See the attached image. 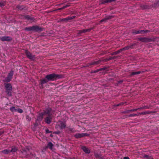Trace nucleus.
Returning a JSON list of instances; mask_svg holds the SVG:
<instances>
[{"instance_id": "nucleus-34", "label": "nucleus", "mask_w": 159, "mask_h": 159, "mask_svg": "<svg viewBox=\"0 0 159 159\" xmlns=\"http://www.w3.org/2000/svg\"><path fill=\"white\" fill-rule=\"evenodd\" d=\"M26 119L27 120L30 121L31 120V118L28 116H26Z\"/></svg>"}, {"instance_id": "nucleus-33", "label": "nucleus", "mask_w": 159, "mask_h": 159, "mask_svg": "<svg viewBox=\"0 0 159 159\" xmlns=\"http://www.w3.org/2000/svg\"><path fill=\"white\" fill-rule=\"evenodd\" d=\"M146 108V107H143L138 108V110H140V109H145Z\"/></svg>"}, {"instance_id": "nucleus-4", "label": "nucleus", "mask_w": 159, "mask_h": 159, "mask_svg": "<svg viewBox=\"0 0 159 159\" xmlns=\"http://www.w3.org/2000/svg\"><path fill=\"white\" fill-rule=\"evenodd\" d=\"M13 75V71L11 70L8 73L7 77L5 79L3 80L4 82H9L12 78V76Z\"/></svg>"}, {"instance_id": "nucleus-5", "label": "nucleus", "mask_w": 159, "mask_h": 159, "mask_svg": "<svg viewBox=\"0 0 159 159\" xmlns=\"http://www.w3.org/2000/svg\"><path fill=\"white\" fill-rule=\"evenodd\" d=\"M75 17V16H68L66 18H61L59 20V21L67 23L70 21L72 19H74Z\"/></svg>"}, {"instance_id": "nucleus-2", "label": "nucleus", "mask_w": 159, "mask_h": 159, "mask_svg": "<svg viewBox=\"0 0 159 159\" xmlns=\"http://www.w3.org/2000/svg\"><path fill=\"white\" fill-rule=\"evenodd\" d=\"M51 111V109L48 108L47 109L46 111H44L43 112L39 114L37 117V120L41 121L43 119V116L46 114L49 115Z\"/></svg>"}, {"instance_id": "nucleus-38", "label": "nucleus", "mask_w": 159, "mask_h": 159, "mask_svg": "<svg viewBox=\"0 0 159 159\" xmlns=\"http://www.w3.org/2000/svg\"><path fill=\"white\" fill-rule=\"evenodd\" d=\"M4 133V132L3 131H0V136L2 134Z\"/></svg>"}, {"instance_id": "nucleus-14", "label": "nucleus", "mask_w": 159, "mask_h": 159, "mask_svg": "<svg viewBox=\"0 0 159 159\" xmlns=\"http://www.w3.org/2000/svg\"><path fill=\"white\" fill-rule=\"evenodd\" d=\"M139 39L142 42H147L150 41V39L147 38H139Z\"/></svg>"}, {"instance_id": "nucleus-6", "label": "nucleus", "mask_w": 159, "mask_h": 159, "mask_svg": "<svg viewBox=\"0 0 159 159\" xmlns=\"http://www.w3.org/2000/svg\"><path fill=\"white\" fill-rule=\"evenodd\" d=\"M25 30H42L41 28L37 25H34L32 26L26 27Z\"/></svg>"}, {"instance_id": "nucleus-24", "label": "nucleus", "mask_w": 159, "mask_h": 159, "mask_svg": "<svg viewBox=\"0 0 159 159\" xmlns=\"http://www.w3.org/2000/svg\"><path fill=\"white\" fill-rule=\"evenodd\" d=\"M152 7H158L159 6V1H157L156 2L153 3L152 4Z\"/></svg>"}, {"instance_id": "nucleus-23", "label": "nucleus", "mask_w": 159, "mask_h": 159, "mask_svg": "<svg viewBox=\"0 0 159 159\" xmlns=\"http://www.w3.org/2000/svg\"><path fill=\"white\" fill-rule=\"evenodd\" d=\"M17 150V148L16 147H12L11 148V152H15Z\"/></svg>"}, {"instance_id": "nucleus-30", "label": "nucleus", "mask_w": 159, "mask_h": 159, "mask_svg": "<svg viewBox=\"0 0 159 159\" xmlns=\"http://www.w3.org/2000/svg\"><path fill=\"white\" fill-rule=\"evenodd\" d=\"M138 110V108H136L134 109H133L131 110H129L127 111L128 112H131V111H136L137 110Z\"/></svg>"}, {"instance_id": "nucleus-45", "label": "nucleus", "mask_w": 159, "mask_h": 159, "mask_svg": "<svg viewBox=\"0 0 159 159\" xmlns=\"http://www.w3.org/2000/svg\"><path fill=\"white\" fill-rule=\"evenodd\" d=\"M50 136L51 137H53V135L52 134H51L50 135Z\"/></svg>"}, {"instance_id": "nucleus-9", "label": "nucleus", "mask_w": 159, "mask_h": 159, "mask_svg": "<svg viewBox=\"0 0 159 159\" xmlns=\"http://www.w3.org/2000/svg\"><path fill=\"white\" fill-rule=\"evenodd\" d=\"M57 125L61 129H64L66 126V124L65 122L61 121H59L57 122Z\"/></svg>"}, {"instance_id": "nucleus-35", "label": "nucleus", "mask_w": 159, "mask_h": 159, "mask_svg": "<svg viewBox=\"0 0 159 159\" xmlns=\"http://www.w3.org/2000/svg\"><path fill=\"white\" fill-rule=\"evenodd\" d=\"M46 132L47 133H51L52 132L51 131H50L49 129H46Z\"/></svg>"}, {"instance_id": "nucleus-16", "label": "nucleus", "mask_w": 159, "mask_h": 159, "mask_svg": "<svg viewBox=\"0 0 159 159\" xmlns=\"http://www.w3.org/2000/svg\"><path fill=\"white\" fill-rule=\"evenodd\" d=\"M141 8L143 9H148L150 8V6L146 4L142 5L140 6Z\"/></svg>"}, {"instance_id": "nucleus-46", "label": "nucleus", "mask_w": 159, "mask_h": 159, "mask_svg": "<svg viewBox=\"0 0 159 159\" xmlns=\"http://www.w3.org/2000/svg\"><path fill=\"white\" fill-rule=\"evenodd\" d=\"M122 103H121L117 105V106H118V105H121V104H122Z\"/></svg>"}, {"instance_id": "nucleus-18", "label": "nucleus", "mask_w": 159, "mask_h": 159, "mask_svg": "<svg viewBox=\"0 0 159 159\" xmlns=\"http://www.w3.org/2000/svg\"><path fill=\"white\" fill-rule=\"evenodd\" d=\"M149 30H137L135 32H133L135 34H138L142 33H147L148 32Z\"/></svg>"}, {"instance_id": "nucleus-15", "label": "nucleus", "mask_w": 159, "mask_h": 159, "mask_svg": "<svg viewBox=\"0 0 159 159\" xmlns=\"http://www.w3.org/2000/svg\"><path fill=\"white\" fill-rule=\"evenodd\" d=\"M82 149L83 151L86 153H89L90 152V150L84 146H83L82 147Z\"/></svg>"}, {"instance_id": "nucleus-11", "label": "nucleus", "mask_w": 159, "mask_h": 159, "mask_svg": "<svg viewBox=\"0 0 159 159\" xmlns=\"http://www.w3.org/2000/svg\"><path fill=\"white\" fill-rule=\"evenodd\" d=\"M113 17V16H105V17L101 20L100 22L102 23L103 22H106L108 20L111 19Z\"/></svg>"}, {"instance_id": "nucleus-20", "label": "nucleus", "mask_w": 159, "mask_h": 159, "mask_svg": "<svg viewBox=\"0 0 159 159\" xmlns=\"http://www.w3.org/2000/svg\"><path fill=\"white\" fill-rule=\"evenodd\" d=\"M48 80L45 78L43 79L41 81V84L42 85H43V84L46 83L47 82H48Z\"/></svg>"}, {"instance_id": "nucleus-22", "label": "nucleus", "mask_w": 159, "mask_h": 159, "mask_svg": "<svg viewBox=\"0 0 159 159\" xmlns=\"http://www.w3.org/2000/svg\"><path fill=\"white\" fill-rule=\"evenodd\" d=\"M53 146V144L51 142H49L48 144V147L49 148V149L52 150V147Z\"/></svg>"}, {"instance_id": "nucleus-8", "label": "nucleus", "mask_w": 159, "mask_h": 159, "mask_svg": "<svg viewBox=\"0 0 159 159\" xmlns=\"http://www.w3.org/2000/svg\"><path fill=\"white\" fill-rule=\"evenodd\" d=\"M25 54L27 57L32 60H34L35 59V56L32 55L31 53L28 51H25Z\"/></svg>"}, {"instance_id": "nucleus-43", "label": "nucleus", "mask_w": 159, "mask_h": 159, "mask_svg": "<svg viewBox=\"0 0 159 159\" xmlns=\"http://www.w3.org/2000/svg\"><path fill=\"white\" fill-rule=\"evenodd\" d=\"M144 113H145L144 112H141V113H140V114H144Z\"/></svg>"}, {"instance_id": "nucleus-32", "label": "nucleus", "mask_w": 159, "mask_h": 159, "mask_svg": "<svg viewBox=\"0 0 159 159\" xmlns=\"http://www.w3.org/2000/svg\"><path fill=\"white\" fill-rule=\"evenodd\" d=\"M96 64V62H91L89 64V65L87 66H89L95 64Z\"/></svg>"}, {"instance_id": "nucleus-44", "label": "nucleus", "mask_w": 159, "mask_h": 159, "mask_svg": "<svg viewBox=\"0 0 159 159\" xmlns=\"http://www.w3.org/2000/svg\"><path fill=\"white\" fill-rule=\"evenodd\" d=\"M70 131H72V130H73V129H72V128H70Z\"/></svg>"}, {"instance_id": "nucleus-29", "label": "nucleus", "mask_w": 159, "mask_h": 159, "mask_svg": "<svg viewBox=\"0 0 159 159\" xmlns=\"http://www.w3.org/2000/svg\"><path fill=\"white\" fill-rule=\"evenodd\" d=\"M16 111H17V112L20 113H21L23 112V111L22 109L18 108L16 109Z\"/></svg>"}, {"instance_id": "nucleus-17", "label": "nucleus", "mask_w": 159, "mask_h": 159, "mask_svg": "<svg viewBox=\"0 0 159 159\" xmlns=\"http://www.w3.org/2000/svg\"><path fill=\"white\" fill-rule=\"evenodd\" d=\"M129 48H130V47L129 46H127V47H125V48H124L122 49H121L120 50L118 51L117 52H115L116 53L118 54V53H119L120 52L123 51L124 50H128L129 49Z\"/></svg>"}, {"instance_id": "nucleus-39", "label": "nucleus", "mask_w": 159, "mask_h": 159, "mask_svg": "<svg viewBox=\"0 0 159 159\" xmlns=\"http://www.w3.org/2000/svg\"><path fill=\"white\" fill-rule=\"evenodd\" d=\"M54 133L58 134L60 133V132L59 131L55 132L53 133Z\"/></svg>"}, {"instance_id": "nucleus-19", "label": "nucleus", "mask_w": 159, "mask_h": 159, "mask_svg": "<svg viewBox=\"0 0 159 159\" xmlns=\"http://www.w3.org/2000/svg\"><path fill=\"white\" fill-rule=\"evenodd\" d=\"M2 152L4 154H7L11 152V150L6 149L2 151Z\"/></svg>"}, {"instance_id": "nucleus-48", "label": "nucleus", "mask_w": 159, "mask_h": 159, "mask_svg": "<svg viewBox=\"0 0 159 159\" xmlns=\"http://www.w3.org/2000/svg\"><path fill=\"white\" fill-rule=\"evenodd\" d=\"M34 31H38V30H34Z\"/></svg>"}, {"instance_id": "nucleus-7", "label": "nucleus", "mask_w": 159, "mask_h": 159, "mask_svg": "<svg viewBox=\"0 0 159 159\" xmlns=\"http://www.w3.org/2000/svg\"><path fill=\"white\" fill-rule=\"evenodd\" d=\"M89 135V134L85 133H78L74 135V137L76 138H80L81 137H83L84 136H88Z\"/></svg>"}, {"instance_id": "nucleus-28", "label": "nucleus", "mask_w": 159, "mask_h": 159, "mask_svg": "<svg viewBox=\"0 0 159 159\" xmlns=\"http://www.w3.org/2000/svg\"><path fill=\"white\" fill-rule=\"evenodd\" d=\"M17 8L20 10H22L23 9L24 7L22 5H18L17 7Z\"/></svg>"}, {"instance_id": "nucleus-13", "label": "nucleus", "mask_w": 159, "mask_h": 159, "mask_svg": "<svg viewBox=\"0 0 159 159\" xmlns=\"http://www.w3.org/2000/svg\"><path fill=\"white\" fill-rule=\"evenodd\" d=\"M51 111H51L49 115H48L49 116L47 117L45 120V122L48 124H49L51 123L52 120L51 117L50 116V113L51 112Z\"/></svg>"}, {"instance_id": "nucleus-36", "label": "nucleus", "mask_w": 159, "mask_h": 159, "mask_svg": "<svg viewBox=\"0 0 159 159\" xmlns=\"http://www.w3.org/2000/svg\"><path fill=\"white\" fill-rule=\"evenodd\" d=\"M4 6V3L0 2V7H2Z\"/></svg>"}, {"instance_id": "nucleus-21", "label": "nucleus", "mask_w": 159, "mask_h": 159, "mask_svg": "<svg viewBox=\"0 0 159 159\" xmlns=\"http://www.w3.org/2000/svg\"><path fill=\"white\" fill-rule=\"evenodd\" d=\"M70 6V4H67V5L63 6L62 7L57 9V10H62V9H64Z\"/></svg>"}, {"instance_id": "nucleus-40", "label": "nucleus", "mask_w": 159, "mask_h": 159, "mask_svg": "<svg viewBox=\"0 0 159 159\" xmlns=\"http://www.w3.org/2000/svg\"><path fill=\"white\" fill-rule=\"evenodd\" d=\"M123 159H129V158L128 157H124Z\"/></svg>"}, {"instance_id": "nucleus-31", "label": "nucleus", "mask_w": 159, "mask_h": 159, "mask_svg": "<svg viewBox=\"0 0 159 159\" xmlns=\"http://www.w3.org/2000/svg\"><path fill=\"white\" fill-rule=\"evenodd\" d=\"M94 156L96 158H99L101 157V155L100 154H99L97 153H95L94 154Z\"/></svg>"}, {"instance_id": "nucleus-3", "label": "nucleus", "mask_w": 159, "mask_h": 159, "mask_svg": "<svg viewBox=\"0 0 159 159\" xmlns=\"http://www.w3.org/2000/svg\"><path fill=\"white\" fill-rule=\"evenodd\" d=\"M5 88L6 89V92L9 96L11 95V91L12 87L10 83L5 84Z\"/></svg>"}, {"instance_id": "nucleus-41", "label": "nucleus", "mask_w": 159, "mask_h": 159, "mask_svg": "<svg viewBox=\"0 0 159 159\" xmlns=\"http://www.w3.org/2000/svg\"><path fill=\"white\" fill-rule=\"evenodd\" d=\"M82 31H82L83 32L85 33V32H86L87 30H82Z\"/></svg>"}, {"instance_id": "nucleus-47", "label": "nucleus", "mask_w": 159, "mask_h": 159, "mask_svg": "<svg viewBox=\"0 0 159 159\" xmlns=\"http://www.w3.org/2000/svg\"><path fill=\"white\" fill-rule=\"evenodd\" d=\"M83 30H84V29ZM86 30H90V29H86Z\"/></svg>"}, {"instance_id": "nucleus-37", "label": "nucleus", "mask_w": 159, "mask_h": 159, "mask_svg": "<svg viewBox=\"0 0 159 159\" xmlns=\"http://www.w3.org/2000/svg\"><path fill=\"white\" fill-rule=\"evenodd\" d=\"M137 114H130V115H129V117H131V116H137Z\"/></svg>"}, {"instance_id": "nucleus-12", "label": "nucleus", "mask_w": 159, "mask_h": 159, "mask_svg": "<svg viewBox=\"0 0 159 159\" xmlns=\"http://www.w3.org/2000/svg\"><path fill=\"white\" fill-rule=\"evenodd\" d=\"M25 18L26 19L31 22L33 21L34 20V18L29 15L25 16Z\"/></svg>"}, {"instance_id": "nucleus-42", "label": "nucleus", "mask_w": 159, "mask_h": 159, "mask_svg": "<svg viewBox=\"0 0 159 159\" xmlns=\"http://www.w3.org/2000/svg\"><path fill=\"white\" fill-rule=\"evenodd\" d=\"M26 152V150H23V152H22V153H24V152Z\"/></svg>"}, {"instance_id": "nucleus-27", "label": "nucleus", "mask_w": 159, "mask_h": 159, "mask_svg": "<svg viewBox=\"0 0 159 159\" xmlns=\"http://www.w3.org/2000/svg\"><path fill=\"white\" fill-rule=\"evenodd\" d=\"M144 157L146 158L147 159H153V158L152 156L148 155L144 156Z\"/></svg>"}, {"instance_id": "nucleus-10", "label": "nucleus", "mask_w": 159, "mask_h": 159, "mask_svg": "<svg viewBox=\"0 0 159 159\" xmlns=\"http://www.w3.org/2000/svg\"><path fill=\"white\" fill-rule=\"evenodd\" d=\"M0 40L2 41H9L12 40V38L10 36H2L0 37Z\"/></svg>"}, {"instance_id": "nucleus-25", "label": "nucleus", "mask_w": 159, "mask_h": 159, "mask_svg": "<svg viewBox=\"0 0 159 159\" xmlns=\"http://www.w3.org/2000/svg\"><path fill=\"white\" fill-rule=\"evenodd\" d=\"M10 110L12 112H14L15 111H16V109H15V108L14 107H10Z\"/></svg>"}, {"instance_id": "nucleus-1", "label": "nucleus", "mask_w": 159, "mask_h": 159, "mask_svg": "<svg viewBox=\"0 0 159 159\" xmlns=\"http://www.w3.org/2000/svg\"><path fill=\"white\" fill-rule=\"evenodd\" d=\"M61 75H59L52 74L47 75L46 76L45 78L48 82L53 81L57 78H61Z\"/></svg>"}, {"instance_id": "nucleus-26", "label": "nucleus", "mask_w": 159, "mask_h": 159, "mask_svg": "<svg viewBox=\"0 0 159 159\" xmlns=\"http://www.w3.org/2000/svg\"><path fill=\"white\" fill-rule=\"evenodd\" d=\"M140 73H141V72L140 71H137V72H133L131 73V75H136L139 74Z\"/></svg>"}]
</instances>
